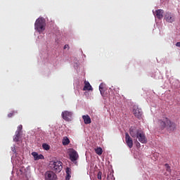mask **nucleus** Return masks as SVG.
I'll list each match as a JSON object with an SVG mask.
<instances>
[{
	"mask_svg": "<svg viewBox=\"0 0 180 180\" xmlns=\"http://www.w3.org/2000/svg\"><path fill=\"white\" fill-rule=\"evenodd\" d=\"M129 134L133 139H138L139 141L142 143V144H146V143H147V138L146 137L144 132L135 127H131Z\"/></svg>",
	"mask_w": 180,
	"mask_h": 180,
	"instance_id": "nucleus-1",
	"label": "nucleus"
},
{
	"mask_svg": "<svg viewBox=\"0 0 180 180\" xmlns=\"http://www.w3.org/2000/svg\"><path fill=\"white\" fill-rule=\"evenodd\" d=\"M158 123L160 129H162V130H164V129L174 130L175 129V122H172L168 117H163V119L159 120Z\"/></svg>",
	"mask_w": 180,
	"mask_h": 180,
	"instance_id": "nucleus-2",
	"label": "nucleus"
},
{
	"mask_svg": "<svg viewBox=\"0 0 180 180\" xmlns=\"http://www.w3.org/2000/svg\"><path fill=\"white\" fill-rule=\"evenodd\" d=\"M49 168L51 169L53 172H56V174H59L63 170V163L61 161H51L49 163Z\"/></svg>",
	"mask_w": 180,
	"mask_h": 180,
	"instance_id": "nucleus-3",
	"label": "nucleus"
},
{
	"mask_svg": "<svg viewBox=\"0 0 180 180\" xmlns=\"http://www.w3.org/2000/svg\"><path fill=\"white\" fill-rule=\"evenodd\" d=\"M35 30H37L39 33L44 32L46 29V20L43 18H38L34 24Z\"/></svg>",
	"mask_w": 180,
	"mask_h": 180,
	"instance_id": "nucleus-4",
	"label": "nucleus"
},
{
	"mask_svg": "<svg viewBox=\"0 0 180 180\" xmlns=\"http://www.w3.org/2000/svg\"><path fill=\"white\" fill-rule=\"evenodd\" d=\"M69 157L72 162H75V161H77L78 158H79V155H78V153L77 152V150L74 149H70L69 150Z\"/></svg>",
	"mask_w": 180,
	"mask_h": 180,
	"instance_id": "nucleus-5",
	"label": "nucleus"
},
{
	"mask_svg": "<svg viewBox=\"0 0 180 180\" xmlns=\"http://www.w3.org/2000/svg\"><path fill=\"white\" fill-rule=\"evenodd\" d=\"M133 115L140 120L143 116V110H141V108L135 105L133 109Z\"/></svg>",
	"mask_w": 180,
	"mask_h": 180,
	"instance_id": "nucleus-6",
	"label": "nucleus"
},
{
	"mask_svg": "<svg viewBox=\"0 0 180 180\" xmlns=\"http://www.w3.org/2000/svg\"><path fill=\"white\" fill-rule=\"evenodd\" d=\"M61 116L66 122H71V119H72V112L65 110L62 112Z\"/></svg>",
	"mask_w": 180,
	"mask_h": 180,
	"instance_id": "nucleus-7",
	"label": "nucleus"
},
{
	"mask_svg": "<svg viewBox=\"0 0 180 180\" xmlns=\"http://www.w3.org/2000/svg\"><path fill=\"white\" fill-rule=\"evenodd\" d=\"M165 20L168 23H174L175 22V15L172 13L167 12L165 15Z\"/></svg>",
	"mask_w": 180,
	"mask_h": 180,
	"instance_id": "nucleus-8",
	"label": "nucleus"
},
{
	"mask_svg": "<svg viewBox=\"0 0 180 180\" xmlns=\"http://www.w3.org/2000/svg\"><path fill=\"white\" fill-rule=\"evenodd\" d=\"M46 180H57V174L53 171H47L45 173Z\"/></svg>",
	"mask_w": 180,
	"mask_h": 180,
	"instance_id": "nucleus-9",
	"label": "nucleus"
},
{
	"mask_svg": "<svg viewBox=\"0 0 180 180\" xmlns=\"http://www.w3.org/2000/svg\"><path fill=\"white\" fill-rule=\"evenodd\" d=\"M125 141L129 148H133V139L129 135V133L125 134Z\"/></svg>",
	"mask_w": 180,
	"mask_h": 180,
	"instance_id": "nucleus-10",
	"label": "nucleus"
},
{
	"mask_svg": "<svg viewBox=\"0 0 180 180\" xmlns=\"http://www.w3.org/2000/svg\"><path fill=\"white\" fill-rule=\"evenodd\" d=\"M155 16L158 18V19H162L164 18V10L158 9L155 12Z\"/></svg>",
	"mask_w": 180,
	"mask_h": 180,
	"instance_id": "nucleus-11",
	"label": "nucleus"
},
{
	"mask_svg": "<svg viewBox=\"0 0 180 180\" xmlns=\"http://www.w3.org/2000/svg\"><path fill=\"white\" fill-rule=\"evenodd\" d=\"M92 90H93L92 86H91V84H89V82L85 81L83 91H92Z\"/></svg>",
	"mask_w": 180,
	"mask_h": 180,
	"instance_id": "nucleus-12",
	"label": "nucleus"
},
{
	"mask_svg": "<svg viewBox=\"0 0 180 180\" xmlns=\"http://www.w3.org/2000/svg\"><path fill=\"white\" fill-rule=\"evenodd\" d=\"M82 119L84 122V124H91V117H89V115H83L82 116Z\"/></svg>",
	"mask_w": 180,
	"mask_h": 180,
	"instance_id": "nucleus-13",
	"label": "nucleus"
},
{
	"mask_svg": "<svg viewBox=\"0 0 180 180\" xmlns=\"http://www.w3.org/2000/svg\"><path fill=\"white\" fill-rule=\"evenodd\" d=\"M71 179V168L66 167V180H70Z\"/></svg>",
	"mask_w": 180,
	"mask_h": 180,
	"instance_id": "nucleus-14",
	"label": "nucleus"
},
{
	"mask_svg": "<svg viewBox=\"0 0 180 180\" xmlns=\"http://www.w3.org/2000/svg\"><path fill=\"white\" fill-rule=\"evenodd\" d=\"M20 138V133H19V131H15V135L13 136V141H15V143H18V141H19Z\"/></svg>",
	"mask_w": 180,
	"mask_h": 180,
	"instance_id": "nucleus-15",
	"label": "nucleus"
},
{
	"mask_svg": "<svg viewBox=\"0 0 180 180\" xmlns=\"http://www.w3.org/2000/svg\"><path fill=\"white\" fill-rule=\"evenodd\" d=\"M62 143L63 146H68L70 144V139H68V137L65 136L63 137Z\"/></svg>",
	"mask_w": 180,
	"mask_h": 180,
	"instance_id": "nucleus-16",
	"label": "nucleus"
},
{
	"mask_svg": "<svg viewBox=\"0 0 180 180\" xmlns=\"http://www.w3.org/2000/svg\"><path fill=\"white\" fill-rule=\"evenodd\" d=\"M95 152L98 154V155H102L103 150H102V148H97L95 149Z\"/></svg>",
	"mask_w": 180,
	"mask_h": 180,
	"instance_id": "nucleus-17",
	"label": "nucleus"
},
{
	"mask_svg": "<svg viewBox=\"0 0 180 180\" xmlns=\"http://www.w3.org/2000/svg\"><path fill=\"white\" fill-rule=\"evenodd\" d=\"M32 155L34 157V161H39V154L37 152H32Z\"/></svg>",
	"mask_w": 180,
	"mask_h": 180,
	"instance_id": "nucleus-18",
	"label": "nucleus"
},
{
	"mask_svg": "<svg viewBox=\"0 0 180 180\" xmlns=\"http://www.w3.org/2000/svg\"><path fill=\"white\" fill-rule=\"evenodd\" d=\"M165 166L166 167V171L167 172H169V174H171L172 170H171V167L169 166V165H168V163H166L165 165Z\"/></svg>",
	"mask_w": 180,
	"mask_h": 180,
	"instance_id": "nucleus-19",
	"label": "nucleus"
},
{
	"mask_svg": "<svg viewBox=\"0 0 180 180\" xmlns=\"http://www.w3.org/2000/svg\"><path fill=\"white\" fill-rule=\"evenodd\" d=\"M42 147H43L44 150H50V146H49V144H47V143H44L42 145Z\"/></svg>",
	"mask_w": 180,
	"mask_h": 180,
	"instance_id": "nucleus-20",
	"label": "nucleus"
},
{
	"mask_svg": "<svg viewBox=\"0 0 180 180\" xmlns=\"http://www.w3.org/2000/svg\"><path fill=\"white\" fill-rule=\"evenodd\" d=\"M15 113H18V112H16V111H13V112H11L8 113V117H12L15 115Z\"/></svg>",
	"mask_w": 180,
	"mask_h": 180,
	"instance_id": "nucleus-21",
	"label": "nucleus"
},
{
	"mask_svg": "<svg viewBox=\"0 0 180 180\" xmlns=\"http://www.w3.org/2000/svg\"><path fill=\"white\" fill-rule=\"evenodd\" d=\"M22 129H23V126H22V124H20V125H19V126L18 127V129H17L16 131H18V133L20 134V131H22Z\"/></svg>",
	"mask_w": 180,
	"mask_h": 180,
	"instance_id": "nucleus-22",
	"label": "nucleus"
},
{
	"mask_svg": "<svg viewBox=\"0 0 180 180\" xmlns=\"http://www.w3.org/2000/svg\"><path fill=\"white\" fill-rule=\"evenodd\" d=\"M98 179H102V172H98L97 174Z\"/></svg>",
	"mask_w": 180,
	"mask_h": 180,
	"instance_id": "nucleus-23",
	"label": "nucleus"
},
{
	"mask_svg": "<svg viewBox=\"0 0 180 180\" xmlns=\"http://www.w3.org/2000/svg\"><path fill=\"white\" fill-rule=\"evenodd\" d=\"M99 91H100L101 94L102 95V96H103V88L102 87V85L99 86Z\"/></svg>",
	"mask_w": 180,
	"mask_h": 180,
	"instance_id": "nucleus-24",
	"label": "nucleus"
},
{
	"mask_svg": "<svg viewBox=\"0 0 180 180\" xmlns=\"http://www.w3.org/2000/svg\"><path fill=\"white\" fill-rule=\"evenodd\" d=\"M44 160V156L41 154L38 155V160Z\"/></svg>",
	"mask_w": 180,
	"mask_h": 180,
	"instance_id": "nucleus-25",
	"label": "nucleus"
},
{
	"mask_svg": "<svg viewBox=\"0 0 180 180\" xmlns=\"http://www.w3.org/2000/svg\"><path fill=\"white\" fill-rule=\"evenodd\" d=\"M11 150H12L13 153H16V149H15V146L12 147Z\"/></svg>",
	"mask_w": 180,
	"mask_h": 180,
	"instance_id": "nucleus-26",
	"label": "nucleus"
},
{
	"mask_svg": "<svg viewBox=\"0 0 180 180\" xmlns=\"http://www.w3.org/2000/svg\"><path fill=\"white\" fill-rule=\"evenodd\" d=\"M136 147H141V146H140V142L136 141Z\"/></svg>",
	"mask_w": 180,
	"mask_h": 180,
	"instance_id": "nucleus-27",
	"label": "nucleus"
},
{
	"mask_svg": "<svg viewBox=\"0 0 180 180\" xmlns=\"http://www.w3.org/2000/svg\"><path fill=\"white\" fill-rule=\"evenodd\" d=\"M176 47H180V41L176 43Z\"/></svg>",
	"mask_w": 180,
	"mask_h": 180,
	"instance_id": "nucleus-28",
	"label": "nucleus"
},
{
	"mask_svg": "<svg viewBox=\"0 0 180 180\" xmlns=\"http://www.w3.org/2000/svg\"><path fill=\"white\" fill-rule=\"evenodd\" d=\"M63 49H64V50H65V49H68V44L65 45L63 46Z\"/></svg>",
	"mask_w": 180,
	"mask_h": 180,
	"instance_id": "nucleus-29",
	"label": "nucleus"
}]
</instances>
